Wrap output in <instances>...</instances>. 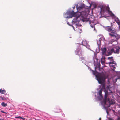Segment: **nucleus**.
I'll return each instance as SVG.
<instances>
[{
	"label": "nucleus",
	"instance_id": "13",
	"mask_svg": "<svg viewBox=\"0 0 120 120\" xmlns=\"http://www.w3.org/2000/svg\"><path fill=\"white\" fill-rule=\"evenodd\" d=\"M115 21L120 26V21L119 20L118 18L116 19Z\"/></svg>",
	"mask_w": 120,
	"mask_h": 120
},
{
	"label": "nucleus",
	"instance_id": "8",
	"mask_svg": "<svg viewBox=\"0 0 120 120\" xmlns=\"http://www.w3.org/2000/svg\"><path fill=\"white\" fill-rule=\"evenodd\" d=\"M108 96V92L107 91H106L105 93V95H104V100L105 102L107 100V98Z\"/></svg>",
	"mask_w": 120,
	"mask_h": 120
},
{
	"label": "nucleus",
	"instance_id": "23",
	"mask_svg": "<svg viewBox=\"0 0 120 120\" xmlns=\"http://www.w3.org/2000/svg\"><path fill=\"white\" fill-rule=\"evenodd\" d=\"M57 110L56 112L59 113L60 112L62 111L60 109H57Z\"/></svg>",
	"mask_w": 120,
	"mask_h": 120
},
{
	"label": "nucleus",
	"instance_id": "1",
	"mask_svg": "<svg viewBox=\"0 0 120 120\" xmlns=\"http://www.w3.org/2000/svg\"><path fill=\"white\" fill-rule=\"evenodd\" d=\"M97 80L99 83L103 84L104 83L105 78L104 76L101 74L98 75L96 76Z\"/></svg>",
	"mask_w": 120,
	"mask_h": 120
},
{
	"label": "nucleus",
	"instance_id": "19",
	"mask_svg": "<svg viewBox=\"0 0 120 120\" xmlns=\"http://www.w3.org/2000/svg\"><path fill=\"white\" fill-rule=\"evenodd\" d=\"M113 34V33H109V34L112 37H114L115 36L116 37L115 34Z\"/></svg>",
	"mask_w": 120,
	"mask_h": 120
},
{
	"label": "nucleus",
	"instance_id": "14",
	"mask_svg": "<svg viewBox=\"0 0 120 120\" xmlns=\"http://www.w3.org/2000/svg\"><path fill=\"white\" fill-rule=\"evenodd\" d=\"M112 29L111 28H109V26L106 27V30L109 32H110L111 31Z\"/></svg>",
	"mask_w": 120,
	"mask_h": 120
},
{
	"label": "nucleus",
	"instance_id": "17",
	"mask_svg": "<svg viewBox=\"0 0 120 120\" xmlns=\"http://www.w3.org/2000/svg\"><path fill=\"white\" fill-rule=\"evenodd\" d=\"M105 59V57H102L101 58V62L102 64L104 63L105 62L103 60H104Z\"/></svg>",
	"mask_w": 120,
	"mask_h": 120
},
{
	"label": "nucleus",
	"instance_id": "29",
	"mask_svg": "<svg viewBox=\"0 0 120 120\" xmlns=\"http://www.w3.org/2000/svg\"><path fill=\"white\" fill-rule=\"evenodd\" d=\"M20 117H21L20 116H19L18 117H16L15 118H20Z\"/></svg>",
	"mask_w": 120,
	"mask_h": 120
},
{
	"label": "nucleus",
	"instance_id": "16",
	"mask_svg": "<svg viewBox=\"0 0 120 120\" xmlns=\"http://www.w3.org/2000/svg\"><path fill=\"white\" fill-rule=\"evenodd\" d=\"M102 89H101L99 91V95L101 97L102 96Z\"/></svg>",
	"mask_w": 120,
	"mask_h": 120
},
{
	"label": "nucleus",
	"instance_id": "2",
	"mask_svg": "<svg viewBox=\"0 0 120 120\" xmlns=\"http://www.w3.org/2000/svg\"><path fill=\"white\" fill-rule=\"evenodd\" d=\"M120 50V47L117 46L114 47L111 50L110 52L111 53H110V55H111L113 52L118 54L119 53Z\"/></svg>",
	"mask_w": 120,
	"mask_h": 120
},
{
	"label": "nucleus",
	"instance_id": "21",
	"mask_svg": "<svg viewBox=\"0 0 120 120\" xmlns=\"http://www.w3.org/2000/svg\"><path fill=\"white\" fill-rule=\"evenodd\" d=\"M111 33H110L116 34V32L115 30H114L112 29L111 30V31L110 32Z\"/></svg>",
	"mask_w": 120,
	"mask_h": 120
},
{
	"label": "nucleus",
	"instance_id": "39",
	"mask_svg": "<svg viewBox=\"0 0 120 120\" xmlns=\"http://www.w3.org/2000/svg\"><path fill=\"white\" fill-rule=\"evenodd\" d=\"M69 23V22H68V24Z\"/></svg>",
	"mask_w": 120,
	"mask_h": 120
},
{
	"label": "nucleus",
	"instance_id": "11",
	"mask_svg": "<svg viewBox=\"0 0 120 120\" xmlns=\"http://www.w3.org/2000/svg\"><path fill=\"white\" fill-rule=\"evenodd\" d=\"M102 40V39L101 38H100L99 40H98L97 41V44L99 45L101 44V41Z\"/></svg>",
	"mask_w": 120,
	"mask_h": 120
},
{
	"label": "nucleus",
	"instance_id": "36",
	"mask_svg": "<svg viewBox=\"0 0 120 120\" xmlns=\"http://www.w3.org/2000/svg\"><path fill=\"white\" fill-rule=\"evenodd\" d=\"M107 113H108V112L107 111Z\"/></svg>",
	"mask_w": 120,
	"mask_h": 120
},
{
	"label": "nucleus",
	"instance_id": "6",
	"mask_svg": "<svg viewBox=\"0 0 120 120\" xmlns=\"http://www.w3.org/2000/svg\"><path fill=\"white\" fill-rule=\"evenodd\" d=\"M70 14L71 15L69 17V18H71L73 16H75V13L73 11L71 12Z\"/></svg>",
	"mask_w": 120,
	"mask_h": 120
},
{
	"label": "nucleus",
	"instance_id": "18",
	"mask_svg": "<svg viewBox=\"0 0 120 120\" xmlns=\"http://www.w3.org/2000/svg\"><path fill=\"white\" fill-rule=\"evenodd\" d=\"M1 105L5 107L7 105V104L6 103L3 102L1 103Z\"/></svg>",
	"mask_w": 120,
	"mask_h": 120
},
{
	"label": "nucleus",
	"instance_id": "33",
	"mask_svg": "<svg viewBox=\"0 0 120 120\" xmlns=\"http://www.w3.org/2000/svg\"><path fill=\"white\" fill-rule=\"evenodd\" d=\"M101 120V118H100L99 119V120Z\"/></svg>",
	"mask_w": 120,
	"mask_h": 120
},
{
	"label": "nucleus",
	"instance_id": "25",
	"mask_svg": "<svg viewBox=\"0 0 120 120\" xmlns=\"http://www.w3.org/2000/svg\"><path fill=\"white\" fill-rule=\"evenodd\" d=\"M120 79V77H117L116 78V82L117 80L119 79Z\"/></svg>",
	"mask_w": 120,
	"mask_h": 120
},
{
	"label": "nucleus",
	"instance_id": "27",
	"mask_svg": "<svg viewBox=\"0 0 120 120\" xmlns=\"http://www.w3.org/2000/svg\"><path fill=\"white\" fill-rule=\"evenodd\" d=\"M0 98L2 100H3V97L2 96H0Z\"/></svg>",
	"mask_w": 120,
	"mask_h": 120
},
{
	"label": "nucleus",
	"instance_id": "12",
	"mask_svg": "<svg viewBox=\"0 0 120 120\" xmlns=\"http://www.w3.org/2000/svg\"><path fill=\"white\" fill-rule=\"evenodd\" d=\"M0 92L1 94H4L6 92V91L4 90H2L1 89L0 90Z\"/></svg>",
	"mask_w": 120,
	"mask_h": 120
},
{
	"label": "nucleus",
	"instance_id": "15",
	"mask_svg": "<svg viewBox=\"0 0 120 120\" xmlns=\"http://www.w3.org/2000/svg\"><path fill=\"white\" fill-rule=\"evenodd\" d=\"M108 59L111 61V62L114 61L113 59V57H108Z\"/></svg>",
	"mask_w": 120,
	"mask_h": 120
},
{
	"label": "nucleus",
	"instance_id": "30",
	"mask_svg": "<svg viewBox=\"0 0 120 120\" xmlns=\"http://www.w3.org/2000/svg\"><path fill=\"white\" fill-rule=\"evenodd\" d=\"M107 100L109 102H110V99H109V98H108L107 99Z\"/></svg>",
	"mask_w": 120,
	"mask_h": 120
},
{
	"label": "nucleus",
	"instance_id": "4",
	"mask_svg": "<svg viewBox=\"0 0 120 120\" xmlns=\"http://www.w3.org/2000/svg\"><path fill=\"white\" fill-rule=\"evenodd\" d=\"M108 63L110 66L113 69H114L115 68V66L117 64L115 61L109 62Z\"/></svg>",
	"mask_w": 120,
	"mask_h": 120
},
{
	"label": "nucleus",
	"instance_id": "38",
	"mask_svg": "<svg viewBox=\"0 0 120 120\" xmlns=\"http://www.w3.org/2000/svg\"><path fill=\"white\" fill-rule=\"evenodd\" d=\"M69 23V22H68V24Z\"/></svg>",
	"mask_w": 120,
	"mask_h": 120
},
{
	"label": "nucleus",
	"instance_id": "20",
	"mask_svg": "<svg viewBox=\"0 0 120 120\" xmlns=\"http://www.w3.org/2000/svg\"><path fill=\"white\" fill-rule=\"evenodd\" d=\"M100 63L98 64H97V65L96 66V67L97 68H99V70L100 69Z\"/></svg>",
	"mask_w": 120,
	"mask_h": 120
},
{
	"label": "nucleus",
	"instance_id": "28",
	"mask_svg": "<svg viewBox=\"0 0 120 120\" xmlns=\"http://www.w3.org/2000/svg\"><path fill=\"white\" fill-rule=\"evenodd\" d=\"M91 26L92 28H93L94 27V30H95V26H92H92Z\"/></svg>",
	"mask_w": 120,
	"mask_h": 120
},
{
	"label": "nucleus",
	"instance_id": "35",
	"mask_svg": "<svg viewBox=\"0 0 120 120\" xmlns=\"http://www.w3.org/2000/svg\"><path fill=\"white\" fill-rule=\"evenodd\" d=\"M111 119L112 120H113V119Z\"/></svg>",
	"mask_w": 120,
	"mask_h": 120
},
{
	"label": "nucleus",
	"instance_id": "34",
	"mask_svg": "<svg viewBox=\"0 0 120 120\" xmlns=\"http://www.w3.org/2000/svg\"><path fill=\"white\" fill-rule=\"evenodd\" d=\"M111 119H110V120H112Z\"/></svg>",
	"mask_w": 120,
	"mask_h": 120
},
{
	"label": "nucleus",
	"instance_id": "5",
	"mask_svg": "<svg viewBox=\"0 0 120 120\" xmlns=\"http://www.w3.org/2000/svg\"><path fill=\"white\" fill-rule=\"evenodd\" d=\"M76 54L80 56L82 55V51L80 49L78 48L75 51Z\"/></svg>",
	"mask_w": 120,
	"mask_h": 120
},
{
	"label": "nucleus",
	"instance_id": "26",
	"mask_svg": "<svg viewBox=\"0 0 120 120\" xmlns=\"http://www.w3.org/2000/svg\"><path fill=\"white\" fill-rule=\"evenodd\" d=\"M1 112H2L4 113H6V114H7L8 113H7V112H5L3 111H1Z\"/></svg>",
	"mask_w": 120,
	"mask_h": 120
},
{
	"label": "nucleus",
	"instance_id": "24",
	"mask_svg": "<svg viewBox=\"0 0 120 120\" xmlns=\"http://www.w3.org/2000/svg\"><path fill=\"white\" fill-rule=\"evenodd\" d=\"M3 100H7V99L8 98V97H5L4 96H3Z\"/></svg>",
	"mask_w": 120,
	"mask_h": 120
},
{
	"label": "nucleus",
	"instance_id": "32",
	"mask_svg": "<svg viewBox=\"0 0 120 120\" xmlns=\"http://www.w3.org/2000/svg\"><path fill=\"white\" fill-rule=\"evenodd\" d=\"M118 120H120V117L118 118Z\"/></svg>",
	"mask_w": 120,
	"mask_h": 120
},
{
	"label": "nucleus",
	"instance_id": "37",
	"mask_svg": "<svg viewBox=\"0 0 120 120\" xmlns=\"http://www.w3.org/2000/svg\"><path fill=\"white\" fill-rule=\"evenodd\" d=\"M69 23V22H68V24Z\"/></svg>",
	"mask_w": 120,
	"mask_h": 120
},
{
	"label": "nucleus",
	"instance_id": "31",
	"mask_svg": "<svg viewBox=\"0 0 120 120\" xmlns=\"http://www.w3.org/2000/svg\"><path fill=\"white\" fill-rule=\"evenodd\" d=\"M20 119H23V120H24L25 119L24 118H23L22 117H21L20 118Z\"/></svg>",
	"mask_w": 120,
	"mask_h": 120
},
{
	"label": "nucleus",
	"instance_id": "9",
	"mask_svg": "<svg viewBox=\"0 0 120 120\" xmlns=\"http://www.w3.org/2000/svg\"><path fill=\"white\" fill-rule=\"evenodd\" d=\"M79 17V16L75 17V18L73 19V21L74 22H76L77 21V19Z\"/></svg>",
	"mask_w": 120,
	"mask_h": 120
},
{
	"label": "nucleus",
	"instance_id": "3",
	"mask_svg": "<svg viewBox=\"0 0 120 120\" xmlns=\"http://www.w3.org/2000/svg\"><path fill=\"white\" fill-rule=\"evenodd\" d=\"M110 10V8L109 6H103L101 8V11L100 13H101L102 12L104 13L106 11L108 12V10Z\"/></svg>",
	"mask_w": 120,
	"mask_h": 120
},
{
	"label": "nucleus",
	"instance_id": "10",
	"mask_svg": "<svg viewBox=\"0 0 120 120\" xmlns=\"http://www.w3.org/2000/svg\"><path fill=\"white\" fill-rule=\"evenodd\" d=\"M108 12L111 16L113 17L114 16V14L111 11H110V10H108Z\"/></svg>",
	"mask_w": 120,
	"mask_h": 120
},
{
	"label": "nucleus",
	"instance_id": "22",
	"mask_svg": "<svg viewBox=\"0 0 120 120\" xmlns=\"http://www.w3.org/2000/svg\"><path fill=\"white\" fill-rule=\"evenodd\" d=\"M104 83L103 84H101L102 85V88L101 89H102H102H105V87Z\"/></svg>",
	"mask_w": 120,
	"mask_h": 120
},
{
	"label": "nucleus",
	"instance_id": "7",
	"mask_svg": "<svg viewBox=\"0 0 120 120\" xmlns=\"http://www.w3.org/2000/svg\"><path fill=\"white\" fill-rule=\"evenodd\" d=\"M102 51V53L103 55H104L105 54L106 51V48L105 47L103 48H101V49Z\"/></svg>",
	"mask_w": 120,
	"mask_h": 120
}]
</instances>
